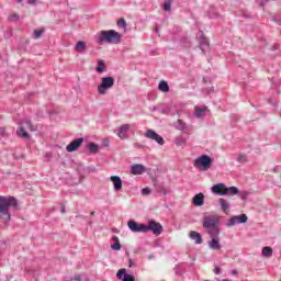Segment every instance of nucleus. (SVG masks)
<instances>
[{"label": "nucleus", "mask_w": 281, "mask_h": 281, "mask_svg": "<svg viewBox=\"0 0 281 281\" xmlns=\"http://www.w3.org/2000/svg\"><path fill=\"white\" fill-rule=\"evenodd\" d=\"M190 238L194 240L196 245H201V243H203V239L201 238V234L196 233L195 231H192L190 233Z\"/></svg>", "instance_id": "a211bd4d"}, {"label": "nucleus", "mask_w": 281, "mask_h": 281, "mask_svg": "<svg viewBox=\"0 0 281 281\" xmlns=\"http://www.w3.org/2000/svg\"><path fill=\"white\" fill-rule=\"evenodd\" d=\"M218 203H220V205L222 207V211L225 214H229V202H227V200H225V199H220Z\"/></svg>", "instance_id": "f3484780"}, {"label": "nucleus", "mask_w": 281, "mask_h": 281, "mask_svg": "<svg viewBox=\"0 0 281 281\" xmlns=\"http://www.w3.org/2000/svg\"><path fill=\"white\" fill-rule=\"evenodd\" d=\"M211 192L217 194V196H225L227 194V186L225 183H217L211 188Z\"/></svg>", "instance_id": "9d476101"}, {"label": "nucleus", "mask_w": 281, "mask_h": 281, "mask_svg": "<svg viewBox=\"0 0 281 281\" xmlns=\"http://www.w3.org/2000/svg\"><path fill=\"white\" fill-rule=\"evenodd\" d=\"M44 32H45V30H35L34 31V38H41L42 36H43V34H44Z\"/></svg>", "instance_id": "cd10ccee"}, {"label": "nucleus", "mask_w": 281, "mask_h": 281, "mask_svg": "<svg viewBox=\"0 0 281 281\" xmlns=\"http://www.w3.org/2000/svg\"><path fill=\"white\" fill-rule=\"evenodd\" d=\"M1 137H5V128L0 127V139Z\"/></svg>", "instance_id": "c9c22d12"}, {"label": "nucleus", "mask_w": 281, "mask_h": 281, "mask_svg": "<svg viewBox=\"0 0 281 281\" xmlns=\"http://www.w3.org/2000/svg\"><path fill=\"white\" fill-rule=\"evenodd\" d=\"M200 45L201 47H210V42L207 41V38L203 37Z\"/></svg>", "instance_id": "72a5a7b5"}, {"label": "nucleus", "mask_w": 281, "mask_h": 281, "mask_svg": "<svg viewBox=\"0 0 281 281\" xmlns=\"http://www.w3.org/2000/svg\"><path fill=\"white\" fill-rule=\"evenodd\" d=\"M238 192H240V190H238V188L236 187H231V188L226 187V194H229L231 196L238 194Z\"/></svg>", "instance_id": "b1692460"}, {"label": "nucleus", "mask_w": 281, "mask_h": 281, "mask_svg": "<svg viewBox=\"0 0 281 281\" xmlns=\"http://www.w3.org/2000/svg\"><path fill=\"white\" fill-rule=\"evenodd\" d=\"M90 214H91V216H94L95 212H91Z\"/></svg>", "instance_id": "37998d69"}, {"label": "nucleus", "mask_w": 281, "mask_h": 281, "mask_svg": "<svg viewBox=\"0 0 281 281\" xmlns=\"http://www.w3.org/2000/svg\"><path fill=\"white\" fill-rule=\"evenodd\" d=\"M159 91H162V93H168L170 91V86H168V81H160L158 85Z\"/></svg>", "instance_id": "412c9836"}, {"label": "nucleus", "mask_w": 281, "mask_h": 281, "mask_svg": "<svg viewBox=\"0 0 281 281\" xmlns=\"http://www.w3.org/2000/svg\"><path fill=\"white\" fill-rule=\"evenodd\" d=\"M237 161H238L239 164H247V155L240 154V155L237 157Z\"/></svg>", "instance_id": "bb28decb"}, {"label": "nucleus", "mask_w": 281, "mask_h": 281, "mask_svg": "<svg viewBox=\"0 0 281 281\" xmlns=\"http://www.w3.org/2000/svg\"><path fill=\"white\" fill-rule=\"evenodd\" d=\"M112 240H113L114 243H120V238H119L117 236H113V237H112Z\"/></svg>", "instance_id": "58836bf2"}, {"label": "nucleus", "mask_w": 281, "mask_h": 281, "mask_svg": "<svg viewBox=\"0 0 281 281\" xmlns=\"http://www.w3.org/2000/svg\"><path fill=\"white\" fill-rule=\"evenodd\" d=\"M128 131H131V125H128V124L121 125L119 127L117 136L121 139H126V134L128 133Z\"/></svg>", "instance_id": "2eb2a0df"}, {"label": "nucleus", "mask_w": 281, "mask_h": 281, "mask_svg": "<svg viewBox=\"0 0 281 281\" xmlns=\"http://www.w3.org/2000/svg\"><path fill=\"white\" fill-rule=\"evenodd\" d=\"M220 234H210L211 240L209 241L210 249H213L214 251L221 250V237H218Z\"/></svg>", "instance_id": "6e6552de"}, {"label": "nucleus", "mask_w": 281, "mask_h": 281, "mask_svg": "<svg viewBox=\"0 0 281 281\" xmlns=\"http://www.w3.org/2000/svg\"><path fill=\"white\" fill-rule=\"evenodd\" d=\"M122 41V35L115 30L101 31L99 33V45L102 43H109L112 45H117Z\"/></svg>", "instance_id": "f257e3e1"}, {"label": "nucleus", "mask_w": 281, "mask_h": 281, "mask_svg": "<svg viewBox=\"0 0 281 281\" xmlns=\"http://www.w3.org/2000/svg\"><path fill=\"white\" fill-rule=\"evenodd\" d=\"M146 232H153L155 236H159L164 232V227L161 224L151 220L149 221L148 225H146Z\"/></svg>", "instance_id": "0eeeda50"}, {"label": "nucleus", "mask_w": 281, "mask_h": 281, "mask_svg": "<svg viewBox=\"0 0 281 281\" xmlns=\"http://www.w3.org/2000/svg\"><path fill=\"white\" fill-rule=\"evenodd\" d=\"M67 210L65 209V205H61V214H66Z\"/></svg>", "instance_id": "ea45409f"}, {"label": "nucleus", "mask_w": 281, "mask_h": 281, "mask_svg": "<svg viewBox=\"0 0 281 281\" xmlns=\"http://www.w3.org/2000/svg\"><path fill=\"white\" fill-rule=\"evenodd\" d=\"M74 280L80 281V277H75Z\"/></svg>", "instance_id": "79ce46f5"}, {"label": "nucleus", "mask_w": 281, "mask_h": 281, "mask_svg": "<svg viewBox=\"0 0 281 281\" xmlns=\"http://www.w3.org/2000/svg\"><path fill=\"white\" fill-rule=\"evenodd\" d=\"M231 273H232V276H238V271L237 270H232Z\"/></svg>", "instance_id": "a19ab883"}, {"label": "nucleus", "mask_w": 281, "mask_h": 281, "mask_svg": "<svg viewBox=\"0 0 281 281\" xmlns=\"http://www.w3.org/2000/svg\"><path fill=\"white\" fill-rule=\"evenodd\" d=\"M212 157L209 155H202L194 159L193 166L196 170H201L202 172H207L210 168H212Z\"/></svg>", "instance_id": "7ed1b4c3"}, {"label": "nucleus", "mask_w": 281, "mask_h": 281, "mask_svg": "<svg viewBox=\"0 0 281 281\" xmlns=\"http://www.w3.org/2000/svg\"><path fill=\"white\" fill-rule=\"evenodd\" d=\"M171 5H172V2L170 0H166L165 3L162 4V8L166 12H170Z\"/></svg>", "instance_id": "a878e982"}, {"label": "nucleus", "mask_w": 281, "mask_h": 281, "mask_svg": "<svg viewBox=\"0 0 281 281\" xmlns=\"http://www.w3.org/2000/svg\"><path fill=\"white\" fill-rule=\"evenodd\" d=\"M27 3H30V5H35V3H38V0H27Z\"/></svg>", "instance_id": "e433bc0d"}, {"label": "nucleus", "mask_w": 281, "mask_h": 281, "mask_svg": "<svg viewBox=\"0 0 281 281\" xmlns=\"http://www.w3.org/2000/svg\"><path fill=\"white\" fill-rule=\"evenodd\" d=\"M237 223H247V216L245 214L237 215Z\"/></svg>", "instance_id": "7c9ffc66"}, {"label": "nucleus", "mask_w": 281, "mask_h": 281, "mask_svg": "<svg viewBox=\"0 0 281 281\" xmlns=\"http://www.w3.org/2000/svg\"><path fill=\"white\" fill-rule=\"evenodd\" d=\"M127 226L134 234H146V225L135 222V220L128 221Z\"/></svg>", "instance_id": "423d86ee"}, {"label": "nucleus", "mask_w": 281, "mask_h": 281, "mask_svg": "<svg viewBox=\"0 0 281 281\" xmlns=\"http://www.w3.org/2000/svg\"><path fill=\"white\" fill-rule=\"evenodd\" d=\"M195 117H203L205 115V111H207V108H195Z\"/></svg>", "instance_id": "4be33fe9"}, {"label": "nucleus", "mask_w": 281, "mask_h": 281, "mask_svg": "<svg viewBox=\"0 0 281 281\" xmlns=\"http://www.w3.org/2000/svg\"><path fill=\"white\" fill-rule=\"evenodd\" d=\"M116 24H117L119 27H123L124 30H126V20H124V18L120 19L116 22Z\"/></svg>", "instance_id": "c85d7f7f"}, {"label": "nucleus", "mask_w": 281, "mask_h": 281, "mask_svg": "<svg viewBox=\"0 0 281 281\" xmlns=\"http://www.w3.org/2000/svg\"><path fill=\"white\" fill-rule=\"evenodd\" d=\"M111 248L114 250V251H120V249H122V245H120V241H116L114 243Z\"/></svg>", "instance_id": "473e14b6"}, {"label": "nucleus", "mask_w": 281, "mask_h": 281, "mask_svg": "<svg viewBox=\"0 0 281 281\" xmlns=\"http://www.w3.org/2000/svg\"><path fill=\"white\" fill-rule=\"evenodd\" d=\"M145 137H147L148 139H153L154 142H157L159 146H164L165 144L164 137H161L159 134H157L153 130H147Z\"/></svg>", "instance_id": "1a4fd4ad"}, {"label": "nucleus", "mask_w": 281, "mask_h": 281, "mask_svg": "<svg viewBox=\"0 0 281 281\" xmlns=\"http://www.w3.org/2000/svg\"><path fill=\"white\" fill-rule=\"evenodd\" d=\"M228 225L231 227H234V225H238V218L236 216L232 217L229 221H228Z\"/></svg>", "instance_id": "2f4dec72"}, {"label": "nucleus", "mask_w": 281, "mask_h": 281, "mask_svg": "<svg viewBox=\"0 0 281 281\" xmlns=\"http://www.w3.org/2000/svg\"><path fill=\"white\" fill-rule=\"evenodd\" d=\"M110 181L113 183V188L116 192H120L122 190V178L119 176H111Z\"/></svg>", "instance_id": "4468645a"}, {"label": "nucleus", "mask_w": 281, "mask_h": 281, "mask_svg": "<svg viewBox=\"0 0 281 281\" xmlns=\"http://www.w3.org/2000/svg\"><path fill=\"white\" fill-rule=\"evenodd\" d=\"M142 194H144V195L150 194V188H145V189H143V190H142Z\"/></svg>", "instance_id": "f704fd0d"}, {"label": "nucleus", "mask_w": 281, "mask_h": 281, "mask_svg": "<svg viewBox=\"0 0 281 281\" xmlns=\"http://www.w3.org/2000/svg\"><path fill=\"white\" fill-rule=\"evenodd\" d=\"M144 172H146V167L144 165L136 164L131 168L132 175H144Z\"/></svg>", "instance_id": "dca6fc26"}, {"label": "nucleus", "mask_w": 281, "mask_h": 281, "mask_svg": "<svg viewBox=\"0 0 281 281\" xmlns=\"http://www.w3.org/2000/svg\"><path fill=\"white\" fill-rule=\"evenodd\" d=\"M85 49H87V43L85 41L77 42V45L75 46V52L82 54Z\"/></svg>", "instance_id": "aec40b11"}, {"label": "nucleus", "mask_w": 281, "mask_h": 281, "mask_svg": "<svg viewBox=\"0 0 281 281\" xmlns=\"http://www.w3.org/2000/svg\"><path fill=\"white\" fill-rule=\"evenodd\" d=\"M105 65H104V60H99V66L97 67V71H98V74H102L103 71H104V69H105Z\"/></svg>", "instance_id": "393cba45"}, {"label": "nucleus", "mask_w": 281, "mask_h": 281, "mask_svg": "<svg viewBox=\"0 0 281 281\" xmlns=\"http://www.w3.org/2000/svg\"><path fill=\"white\" fill-rule=\"evenodd\" d=\"M221 274V268H218V266L215 267V276H220Z\"/></svg>", "instance_id": "4c0bfd02"}, {"label": "nucleus", "mask_w": 281, "mask_h": 281, "mask_svg": "<svg viewBox=\"0 0 281 281\" xmlns=\"http://www.w3.org/2000/svg\"><path fill=\"white\" fill-rule=\"evenodd\" d=\"M261 256L263 258H271L273 256V248L266 246L262 248Z\"/></svg>", "instance_id": "6ab92c4d"}, {"label": "nucleus", "mask_w": 281, "mask_h": 281, "mask_svg": "<svg viewBox=\"0 0 281 281\" xmlns=\"http://www.w3.org/2000/svg\"><path fill=\"white\" fill-rule=\"evenodd\" d=\"M26 131H31V132L36 131V127L34 126V124H32V121L22 122L20 124V130H18L16 133L23 139H27V137H30V135L27 134Z\"/></svg>", "instance_id": "39448f33"}, {"label": "nucleus", "mask_w": 281, "mask_h": 281, "mask_svg": "<svg viewBox=\"0 0 281 281\" xmlns=\"http://www.w3.org/2000/svg\"><path fill=\"white\" fill-rule=\"evenodd\" d=\"M203 227L209 235L221 234V232L218 231V217L216 215L205 216Z\"/></svg>", "instance_id": "f03ea898"}, {"label": "nucleus", "mask_w": 281, "mask_h": 281, "mask_svg": "<svg viewBox=\"0 0 281 281\" xmlns=\"http://www.w3.org/2000/svg\"><path fill=\"white\" fill-rule=\"evenodd\" d=\"M116 278H117L119 280H122V278H123L122 281H135V277H133V274L126 273V269H125V268H122V269H120V270L117 271Z\"/></svg>", "instance_id": "f8f14e48"}, {"label": "nucleus", "mask_w": 281, "mask_h": 281, "mask_svg": "<svg viewBox=\"0 0 281 281\" xmlns=\"http://www.w3.org/2000/svg\"><path fill=\"white\" fill-rule=\"evenodd\" d=\"M19 19H20V15L16 13H11L9 15V21H12L13 23H15V21H19Z\"/></svg>", "instance_id": "c756f323"}, {"label": "nucleus", "mask_w": 281, "mask_h": 281, "mask_svg": "<svg viewBox=\"0 0 281 281\" xmlns=\"http://www.w3.org/2000/svg\"><path fill=\"white\" fill-rule=\"evenodd\" d=\"M114 85H115V78L102 77L101 82L97 88L99 95H106V92L109 91V89H113Z\"/></svg>", "instance_id": "20e7f679"}, {"label": "nucleus", "mask_w": 281, "mask_h": 281, "mask_svg": "<svg viewBox=\"0 0 281 281\" xmlns=\"http://www.w3.org/2000/svg\"><path fill=\"white\" fill-rule=\"evenodd\" d=\"M85 144V138H77L66 146L67 153H76Z\"/></svg>", "instance_id": "9b49d317"}, {"label": "nucleus", "mask_w": 281, "mask_h": 281, "mask_svg": "<svg viewBox=\"0 0 281 281\" xmlns=\"http://www.w3.org/2000/svg\"><path fill=\"white\" fill-rule=\"evenodd\" d=\"M88 150L92 154H95V153H98V150H100V146L95 143H90L88 145Z\"/></svg>", "instance_id": "5701e85b"}, {"label": "nucleus", "mask_w": 281, "mask_h": 281, "mask_svg": "<svg viewBox=\"0 0 281 281\" xmlns=\"http://www.w3.org/2000/svg\"><path fill=\"white\" fill-rule=\"evenodd\" d=\"M205 203V195L203 193H198L192 199V204L195 205V207H201Z\"/></svg>", "instance_id": "ddd939ff"}, {"label": "nucleus", "mask_w": 281, "mask_h": 281, "mask_svg": "<svg viewBox=\"0 0 281 281\" xmlns=\"http://www.w3.org/2000/svg\"><path fill=\"white\" fill-rule=\"evenodd\" d=\"M18 1V3H21V1H23V0H16Z\"/></svg>", "instance_id": "c03bdc74"}]
</instances>
